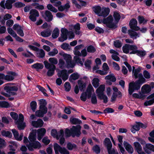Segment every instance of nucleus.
<instances>
[{
	"mask_svg": "<svg viewBox=\"0 0 154 154\" xmlns=\"http://www.w3.org/2000/svg\"><path fill=\"white\" fill-rule=\"evenodd\" d=\"M139 76L140 77L137 80L129 83L128 91L130 95H132L135 91L139 90L141 85L146 82V79L143 77H142L141 74H140Z\"/></svg>",
	"mask_w": 154,
	"mask_h": 154,
	"instance_id": "f257e3e1",
	"label": "nucleus"
},
{
	"mask_svg": "<svg viewBox=\"0 0 154 154\" xmlns=\"http://www.w3.org/2000/svg\"><path fill=\"white\" fill-rule=\"evenodd\" d=\"M81 127L80 125L73 126L70 128L72 132V137H74L75 136L79 137L81 134Z\"/></svg>",
	"mask_w": 154,
	"mask_h": 154,
	"instance_id": "f03ea898",
	"label": "nucleus"
},
{
	"mask_svg": "<svg viewBox=\"0 0 154 154\" xmlns=\"http://www.w3.org/2000/svg\"><path fill=\"white\" fill-rule=\"evenodd\" d=\"M28 47L31 50L36 51H39V52L38 53H37V55L38 54V55L37 56V57L43 58L45 56V53L43 49H39L37 47L30 45H29Z\"/></svg>",
	"mask_w": 154,
	"mask_h": 154,
	"instance_id": "7ed1b4c3",
	"label": "nucleus"
},
{
	"mask_svg": "<svg viewBox=\"0 0 154 154\" xmlns=\"http://www.w3.org/2000/svg\"><path fill=\"white\" fill-rule=\"evenodd\" d=\"M26 146L29 150L32 151L33 150V148L37 149L38 147L40 148L41 147V145L39 142L35 140L32 142H30L29 144L26 145Z\"/></svg>",
	"mask_w": 154,
	"mask_h": 154,
	"instance_id": "20e7f679",
	"label": "nucleus"
},
{
	"mask_svg": "<svg viewBox=\"0 0 154 154\" xmlns=\"http://www.w3.org/2000/svg\"><path fill=\"white\" fill-rule=\"evenodd\" d=\"M29 14V19L33 22L36 21L37 20L36 17L39 16L38 11L35 9H32L30 10Z\"/></svg>",
	"mask_w": 154,
	"mask_h": 154,
	"instance_id": "39448f33",
	"label": "nucleus"
},
{
	"mask_svg": "<svg viewBox=\"0 0 154 154\" xmlns=\"http://www.w3.org/2000/svg\"><path fill=\"white\" fill-rule=\"evenodd\" d=\"M67 70L66 69H63L59 72L57 74L58 77L61 78L62 80L65 81L68 78L69 75L67 73Z\"/></svg>",
	"mask_w": 154,
	"mask_h": 154,
	"instance_id": "423d86ee",
	"label": "nucleus"
},
{
	"mask_svg": "<svg viewBox=\"0 0 154 154\" xmlns=\"http://www.w3.org/2000/svg\"><path fill=\"white\" fill-rule=\"evenodd\" d=\"M135 45L125 44L122 47V51L124 53L127 54L130 53L129 51H134L135 49Z\"/></svg>",
	"mask_w": 154,
	"mask_h": 154,
	"instance_id": "0eeeda50",
	"label": "nucleus"
},
{
	"mask_svg": "<svg viewBox=\"0 0 154 154\" xmlns=\"http://www.w3.org/2000/svg\"><path fill=\"white\" fill-rule=\"evenodd\" d=\"M135 49L134 51H132L129 53L130 54H137L140 57H143L145 56L146 53L145 51L143 50H137L138 48L135 45Z\"/></svg>",
	"mask_w": 154,
	"mask_h": 154,
	"instance_id": "6e6552de",
	"label": "nucleus"
},
{
	"mask_svg": "<svg viewBox=\"0 0 154 154\" xmlns=\"http://www.w3.org/2000/svg\"><path fill=\"white\" fill-rule=\"evenodd\" d=\"M11 83L6 84L4 87V90L6 92H9V91H17L18 90V87L16 86H11Z\"/></svg>",
	"mask_w": 154,
	"mask_h": 154,
	"instance_id": "1a4fd4ad",
	"label": "nucleus"
},
{
	"mask_svg": "<svg viewBox=\"0 0 154 154\" xmlns=\"http://www.w3.org/2000/svg\"><path fill=\"white\" fill-rule=\"evenodd\" d=\"M44 124V122L41 119H38L36 121H33L32 122V125L36 128H41L42 127Z\"/></svg>",
	"mask_w": 154,
	"mask_h": 154,
	"instance_id": "9d476101",
	"label": "nucleus"
},
{
	"mask_svg": "<svg viewBox=\"0 0 154 154\" xmlns=\"http://www.w3.org/2000/svg\"><path fill=\"white\" fill-rule=\"evenodd\" d=\"M143 149L146 153L150 154L151 151L154 152V145L150 143L146 144Z\"/></svg>",
	"mask_w": 154,
	"mask_h": 154,
	"instance_id": "9b49d317",
	"label": "nucleus"
},
{
	"mask_svg": "<svg viewBox=\"0 0 154 154\" xmlns=\"http://www.w3.org/2000/svg\"><path fill=\"white\" fill-rule=\"evenodd\" d=\"M123 145L126 150L130 154H132L134 152V149L132 146L126 141L123 142Z\"/></svg>",
	"mask_w": 154,
	"mask_h": 154,
	"instance_id": "f8f14e48",
	"label": "nucleus"
},
{
	"mask_svg": "<svg viewBox=\"0 0 154 154\" xmlns=\"http://www.w3.org/2000/svg\"><path fill=\"white\" fill-rule=\"evenodd\" d=\"M45 15L44 19L46 21L50 22L52 20L53 15L50 11L48 10L46 11L45 12Z\"/></svg>",
	"mask_w": 154,
	"mask_h": 154,
	"instance_id": "ddd939ff",
	"label": "nucleus"
},
{
	"mask_svg": "<svg viewBox=\"0 0 154 154\" xmlns=\"http://www.w3.org/2000/svg\"><path fill=\"white\" fill-rule=\"evenodd\" d=\"M36 132L37 131L36 130H33L32 132L30 133L28 138L30 142H32L36 140Z\"/></svg>",
	"mask_w": 154,
	"mask_h": 154,
	"instance_id": "4468645a",
	"label": "nucleus"
},
{
	"mask_svg": "<svg viewBox=\"0 0 154 154\" xmlns=\"http://www.w3.org/2000/svg\"><path fill=\"white\" fill-rule=\"evenodd\" d=\"M141 70V67L140 66H139L137 68L135 69L134 72H133V76H134V78L135 79L140 78V77L139 76L140 74L141 75L142 77H143L142 73H139L140 72Z\"/></svg>",
	"mask_w": 154,
	"mask_h": 154,
	"instance_id": "2eb2a0df",
	"label": "nucleus"
},
{
	"mask_svg": "<svg viewBox=\"0 0 154 154\" xmlns=\"http://www.w3.org/2000/svg\"><path fill=\"white\" fill-rule=\"evenodd\" d=\"M98 98L100 100H103V103H106L108 101V98L107 96L103 93L98 94H97Z\"/></svg>",
	"mask_w": 154,
	"mask_h": 154,
	"instance_id": "dca6fc26",
	"label": "nucleus"
},
{
	"mask_svg": "<svg viewBox=\"0 0 154 154\" xmlns=\"http://www.w3.org/2000/svg\"><path fill=\"white\" fill-rule=\"evenodd\" d=\"M78 83L80 91H84L86 88L85 83L81 80L78 81Z\"/></svg>",
	"mask_w": 154,
	"mask_h": 154,
	"instance_id": "f3484780",
	"label": "nucleus"
},
{
	"mask_svg": "<svg viewBox=\"0 0 154 154\" xmlns=\"http://www.w3.org/2000/svg\"><path fill=\"white\" fill-rule=\"evenodd\" d=\"M51 34V31L49 28L45 29L41 33V35L43 37H47L49 36Z\"/></svg>",
	"mask_w": 154,
	"mask_h": 154,
	"instance_id": "a211bd4d",
	"label": "nucleus"
},
{
	"mask_svg": "<svg viewBox=\"0 0 154 154\" xmlns=\"http://www.w3.org/2000/svg\"><path fill=\"white\" fill-rule=\"evenodd\" d=\"M43 67V65L42 63H34L31 66L32 68L35 69L37 71L42 69Z\"/></svg>",
	"mask_w": 154,
	"mask_h": 154,
	"instance_id": "6ab92c4d",
	"label": "nucleus"
},
{
	"mask_svg": "<svg viewBox=\"0 0 154 154\" xmlns=\"http://www.w3.org/2000/svg\"><path fill=\"white\" fill-rule=\"evenodd\" d=\"M104 145L106 147V149L112 147V144L109 138H106L103 142Z\"/></svg>",
	"mask_w": 154,
	"mask_h": 154,
	"instance_id": "aec40b11",
	"label": "nucleus"
},
{
	"mask_svg": "<svg viewBox=\"0 0 154 154\" xmlns=\"http://www.w3.org/2000/svg\"><path fill=\"white\" fill-rule=\"evenodd\" d=\"M15 0H7L5 3V8L7 9H11L12 8V4L15 2Z\"/></svg>",
	"mask_w": 154,
	"mask_h": 154,
	"instance_id": "412c9836",
	"label": "nucleus"
},
{
	"mask_svg": "<svg viewBox=\"0 0 154 154\" xmlns=\"http://www.w3.org/2000/svg\"><path fill=\"white\" fill-rule=\"evenodd\" d=\"M1 134L3 136L7 137L9 138H11L12 136V134L10 131H6L4 130L1 131Z\"/></svg>",
	"mask_w": 154,
	"mask_h": 154,
	"instance_id": "4be33fe9",
	"label": "nucleus"
},
{
	"mask_svg": "<svg viewBox=\"0 0 154 154\" xmlns=\"http://www.w3.org/2000/svg\"><path fill=\"white\" fill-rule=\"evenodd\" d=\"M70 121L71 123L73 125L79 124L82 123L81 120L75 118H71Z\"/></svg>",
	"mask_w": 154,
	"mask_h": 154,
	"instance_id": "5701e85b",
	"label": "nucleus"
},
{
	"mask_svg": "<svg viewBox=\"0 0 154 154\" xmlns=\"http://www.w3.org/2000/svg\"><path fill=\"white\" fill-rule=\"evenodd\" d=\"M59 30L58 28H55L52 33V37L54 39L57 38L59 36Z\"/></svg>",
	"mask_w": 154,
	"mask_h": 154,
	"instance_id": "b1692460",
	"label": "nucleus"
},
{
	"mask_svg": "<svg viewBox=\"0 0 154 154\" xmlns=\"http://www.w3.org/2000/svg\"><path fill=\"white\" fill-rule=\"evenodd\" d=\"M79 75L78 74V73H74L71 75L69 80L70 82H71L72 80H75L78 79L79 78Z\"/></svg>",
	"mask_w": 154,
	"mask_h": 154,
	"instance_id": "393cba45",
	"label": "nucleus"
},
{
	"mask_svg": "<svg viewBox=\"0 0 154 154\" xmlns=\"http://www.w3.org/2000/svg\"><path fill=\"white\" fill-rule=\"evenodd\" d=\"M134 146L135 149L137 152V151L138 152L142 150V147L138 142H134Z\"/></svg>",
	"mask_w": 154,
	"mask_h": 154,
	"instance_id": "a878e982",
	"label": "nucleus"
},
{
	"mask_svg": "<svg viewBox=\"0 0 154 154\" xmlns=\"http://www.w3.org/2000/svg\"><path fill=\"white\" fill-rule=\"evenodd\" d=\"M110 12V9L108 8H105L104 10L102 11L101 13V16L105 17L108 16Z\"/></svg>",
	"mask_w": 154,
	"mask_h": 154,
	"instance_id": "bb28decb",
	"label": "nucleus"
},
{
	"mask_svg": "<svg viewBox=\"0 0 154 154\" xmlns=\"http://www.w3.org/2000/svg\"><path fill=\"white\" fill-rule=\"evenodd\" d=\"M66 147L69 150H72L74 149L77 148V145L75 143L68 142L67 144Z\"/></svg>",
	"mask_w": 154,
	"mask_h": 154,
	"instance_id": "cd10ccee",
	"label": "nucleus"
},
{
	"mask_svg": "<svg viewBox=\"0 0 154 154\" xmlns=\"http://www.w3.org/2000/svg\"><path fill=\"white\" fill-rule=\"evenodd\" d=\"M44 63L45 68L48 69L56 67L55 65L49 63L47 60L45 61Z\"/></svg>",
	"mask_w": 154,
	"mask_h": 154,
	"instance_id": "c85d7f7f",
	"label": "nucleus"
},
{
	"mask_svg": "<svg viewBox=\"0 0 154 154\" xmlns=\"http://www.w3.org/2000/svg\"><path fill=\"white\" fill-rule=\"evenodd\" d=\"M31 5L33 6L36 5L35 8L39 10H42L44 9V6L42 5H39L38 3H32L31 4Z\"/></svg>",
	"mask_w": 154,
	"mask_h": 154,
	"instance_id": "c756f323",
	"label": "nucleus"
},
{
	"mask_svg": "<svg viewBox=\"0 0 154 154\" xmlns=\"http://www.w3.org/2000/svg\"><path fill=\"white\" fill-rule=\"evenodd\" d=\"M16 124H17V128L20 130H22L24 129L26 125L25 123L23 122H16Z\"/></svg>",
	"mask_w": 154,
	"mask_h": 154,
	"instance_id": "7c9ffc66",
	"label": "nucleus"
},
{
	"mask_svg": "<svg viewBox=\"0 0 154 154\" xmlns=\"http://www.w3.org/2000/svg\"><path fill=\"white\" fill-rule=\"evenodd\" d=\"M93 11L94 13L97 14H99L100 13L101 8L100 6H95L92 7Z\"/></svg>",
	"mask_w": 154,
	"mask_h": 154,
	"instance_id": "2f4dec72",
	"label": "nucleus"
},
{
	"mask_svg": "<svg viewBox=\"0 0 154 154\" xmlns=\"http://www.w3.org/2000/svg\"><path fill=\"white\" fill-rule=\"evenodd\" d=\"M9 107V103L6 101H0V108H8Z\"/></svg>",
	"mask_w": 154,
	"mask_h": 154,
	"instance_id": "473e14b6",
	"label": "nucleus"
},
{
	"mask_svg": "<svg viewBox=\"0 0 154 154\" xmlns=\"http://www.w3.org/2000/svg\"><path fill=\"white\" fill-rule=\"evenodd\" d=\"M87 51L88 53H94L96 51L95 48L92 45H90L87 48Z\"/></svg>",
	"mask_w": 154,
	"mask_h": 154,
	"instance_id": "72a5a7b5",
	"label": "nucleus"
},
{
	"mask_svg": "<svg viewBox=\"0 0 154 154\" xmlns=\"http://www.w3.org/2000/svg\"><path fill=\"white\" fill-rule=\"evenodd\" d=\"M99 80L98 78H94L92 80V84L95 88H97L99 85Z\"/></svg>",
	"mask_w": 154,
	"mask_h": 154,
	"instance_id": "f704fd0d",
	"label": "nucleus"
},
{
	"mask_svg": "<svg viewBox=\"0 0 154 154\" xmlns=\"http://www.w3.org/2000/svg\"><path fill=\"white\" fill-rule=\"evenodd\" d=\"M47 8L48 10L52 12L56 13L57 12V9L51 4H48L47 6Z\"/></svg>",
	"mask_w": 154,
	"mask_h": 154,
	"instance_id": "c9c22d12",
	"label": "nucleus"
},
{
	"mask_svg": "<svg viewBox=\"0 0 154 154\" xmlns=\"http://www.w3.org/2000/svg\"><path fill=\"white\" fill-rule=\"evenodd\" d=\"M56 68V67H55L48 69L47 73V76L49 77H51L54 74Z\"/></svg>",
	"mask_w": 154,
	"mask_h": 154,
	"instance_id": "e433bc0d",
	"label": "nucleus"
},
{
	"mask_svg": "<svg viewBox=\"0 0 154 154\" xmlns=\"http://www.w3.org/2000/svg\"><path fill=\"white\" fill-rule=\"evenodd\" d=\"M105 86L103 85H100L99 87L97 89L96 91V93L98 94L103 93V92L105 89Z\"/></svg>",
	"mask_w": 154,
	"mask_h": 154,
	"instance_id": "4c0bfd02",
	"label": "nucleus"
},
{
	"mask_svg": "<svg viewBox=\"0 0 154 154\" xmlns=\"http://www.w3.org/2000/svg\"><path fill=\"white\" fill-rule=\"evenodd\" d=\"M68 34H61V36L58 38V41L60 42H63L67 39Z\"/></svg>",
	"mask_w": 154,
	"mask_h": 154,
	"instance_id": "58836bf2",
	"label": "nucleus"
},
{
	"mask_svg": "<svg viewBox=\"0 0 154 154\" xmlns=\"http://www.w3.org/2000/svg\"><path fill=\"white\" fill-rule=\"evenodd\" d=\"M137 21L135 18L132 19L129 22V26L131 28L133 27L132 26H136L137 25Z\"/></svg>",
	"mask_w": 154,
	"mask_h": 154,
	"instance_id": "ea45409f",
	"label": "nucleus"
},
{
	"mask_svg": "<svg viewBox=\"0 0 154 154\" xmlns=\"http://www.w3.org/2000/svg\"><path fill=\"white\" fill-rule=\"evenodd\" d=\"M138 20L140 24L145 23L148 21L147 20H145L143 16L140 15L138 16Z\"/></svg>",
	"mask_w": 154,
	"mask_h": 154,
	"instance_id": "a19ab883",
	"label": "nucleus"
},
{
	"mask_svg": "<svg viewBox=\"0 0 154 154\" xmlns=\"http://www.w3.org/2000/svg\"><path fill=\"white\" fill-rule=\"evenodd\" d=\"M30 106L33 112H35L36 108V102L35 101H31L30 103Z\"/></svg>",
	"mask_w": 154,
	"mask_h": 154,
	"instance_id": "79ce46f5",
	"label": "nucleus"
},
{
	"mask_svg": "<svg viewBox=\"0 0 154 154\" xmlns=\"http://www.w3.org/2000/svg\"><path fill=\"white\" fill-rule=\"evenodd\" d=\"M61 48L64 50L67 49H70V47L68 43H63L60 46Z\"/></svg>",
	"mask_w": 154,
	"mask_h": 154,
	"instance_id": "37998d69",
	"label": "nucleus"
},
{
	"mask_svg": "<svg viewBox=\"0 0 154 154\" xmlns=\"http://www.w3.org/2000/svg\"><path fill=\"white\" fill-rule=\"evenodd\" d=\"M63 57L66 63L68 62L69 63L72 60V57L69 54H65L64 55Z\"/></svg>",
	"mask_w": 154,
	"mask_h": 154,
	"instance_id": "c03bdc74",
	"label": "nucleus"
},
{
	"mask_svg": "<svg viewBox=\"0 0 154 154\" xmlns=\"http://www.w3.org/2000/svg\"><path fill=\"white\" fill-rule=\"evenodd\" d=\"M113 17L115 21L118 22L120 19L121 16L120 14L116 12H114L113 14Z\"/></svg>",
	"mask_w": 154,
	"mask_h": 154,
	"instance_id": "a18cd8bd",
	"label": "nucleus"
},
{
	"mask_svg": "<svg viewBox=\"0 0 154 154\" xmlns=\"http://www.w3.org/2000/svg\"><path fill=\"white\" fill-rule=\"evenodd\" d=\"M39 106L41 108L45 107L46 106L47 104V103L46 100L44 99H41L39 100Z\"/></svg>",
	"mask_w": 154,
	"mask_h": 154,
	"instance_id": "49530a36",
	"label": "nucleus"
},
{
	"mask_svg": "<svg viewBox=\"0 0 154 154\" xmlns=\"http://www.w3.org/2000/svg\"><path fill=\"white\" fill-rule=\"evenodd\" d=\"M114 46L117 48H120L122 46V44L119 40H116L114 42Z\"/></svg>",
	"mask_w": 154,
	"mask_h": 154,
	"instance_id": "de8ad7c7",
	"label": "nucleus"
},
{
	"mask_svg": "<svg viewBox=\"0 0 154 154\" xmlns=\"http://www.w3.org/2000/svg\"><path fill=\"white\" fill-rule=\"evenodd\" d=\"M128 34L131 38L133 37H136L137 35V32L133 31L132 29H129L128 30Z\"/></svg>",
	"mask_w": 154,
	"mask_h": 154,
	"instance_id": "09e8293b",
	"label": "nucleus"
},
{
	"mask_svg": "<svg viewBox=\"0 0 154 154\" xmlns=\"http://www.w3.org/2000/svg\"><path fill=\"white\" fill-rule=\"evenodd\" d=\"M97 154H99L100 152V149L99 145H95L93 147L92 149Z\"/></svg>",
	"mask_w": 154,
	"mask_h": 154,
	"instance_id": "8fccbe9b",
	"label": "nucleus"
},
{
	"mask_svg": "<svg viewBox=\"0 0 154 154\" xmlns=\"http://www.w3.org/2000/svg\"><path fill=\"white\" fill-rule=\"evenodd\" d=\"M72 131L68 128H66L65 131V136L66 137H69L71 136H72Z\"/></svg>",
	"mask_w": 154,
	"mask_h": 154,
	"instance_id": "3c124183",
	"label": "nucleus"
},
{
	"mask_svg": "<svg viewBox=\"0 0 154 154\" xmlns=\"http://www.w3.org/2000/svg\"><path fill=\"white\" fill-rule=\"evenodd\" d=\"M64 86L65 88V90L66 91L68 92L70 91L71 86L70 83L69 82H65Z\"/></svg>",
	"mask_w": 154,
	"mask_h": 154,
	"instance_id": "603ef678",
	"label": "nucleus"
},
{
	"mask_svg": "<svg viewBox=\"0 0 154 154\" xmlns=\"http://www.w3.org/2000/svg\"><path fill=\"white\" fill-rule=\"evenodd\" d=\"M48 60L51 64H57L58 63V60L57 58L54 57H51Z\"/></svg>",
	"mask_w": 154,
	"mask_h": 154,
	"instance_id": "864d4df0",
	"label": "nucleus"
},
{
	"mask_svg": "<svg viewBox=\"0 0 154 154\" xmlns=\"http://www.w3.org/2000/svg\"><path fill=\"white\" fill-rule=\"evenodd\" d=\"M87 94L86 92L82 93L80 96L81 100L83 101H86L87 99Z\"/></svg>",
	"mask_w": 154,
	"mask_h": 154,
	"instance_id": "5fc2aeb1",
	"label": "nucleus"
},
{
	"mask_svg": "<svg viewBox=\"0 0 154 154\" xmlns=\"http://www.w3.org/2000/svg\"><path fill=\"white\" fill-rule=\"evenodd\" d=\"M91 60H87L85 62L84 65L85 68L88 69H90L91 68Z\"/></svg>",
	"mask_w": 154,
	"mask_h": 154,
	"instance_id": "6e6d98bb",
	"label": "nucleus"
},
{
	"mask_svg": "<svg viewBox=\"0 0 154 154\" xmlns=\"http://www.w3.org/2000/svg\"><path fill=\"white\" fill-rule=\"evenodd\" d=\"M107 26L112 29H115L117 27V26L116 24L112 22L109 23L107 25Z\"/></svg>",
	"mask_w": 154,
	"mask_h": 154,
	"instance_id": "4d7b16f0",
	"label": "nucleus"
},
{
	"mask_svg": "<svg viewBox=\"0 0 154 154\" xmlns=\"http://www.w3.org/2000/svg\"><path fill=\"white\" fill-rule=\"evenodd\" d=\"M59 150V152L61 154H69V152L65 147H62Z\"/></svg>",
	"mask_w": 154,
	"mask_h": 154,
	"instance_id": "13d9d810",
	"label": "nucleus"
},
{
	"mask_svg": "<svg viewBox=\"0 0 154 154\" xmlns=\"http://www.w3.org/2000/svg\"><path fill=\"white\" fill-rule=\"evenodd\" d=\"M58 53L57 50L56 48H54L52 51L49 52L48 54L50 56H54Z\"/></svg>",
	"mask_w": 154,
	"mask_h": 154,
	"instance_id": "bf43d9fd",
	"label": "nucleus"
},
{
	"mask_svg": "<svg viewBox=\"0 0 154 154\" xmlns=\"http://www.w3.org/2000/svg\"><path fill=\"white\" fill-rule=\"evenodd\" d=\"M132 96L135 98L140 99L143 98L145 97V95L143 94H140V95L139 96L138 94L136 93H134L132 94Z\"/></svg>",
	"mask_w": 154,
	"mask_h": 154,
	"instance_id": "052dcab7",
	"label": "nucleus"
},
{
	"mask_svg": "<svg viewBox=\"0 0 154 154\" xmlns=\"http://www.w3.org/2000/svg\"><path fill=\"white\" fill-rule=\"evenodd\" d=\"M143 75L145 79H149L150 78L151 76L147 70H145L143 71Z\"/></svg>",
	"mask_w": 154,
	"mask_h": 154,
	"instance_id": "680f3d73",
	"label": "nucleus"
},
{
	"mask_svg": "<svg viewBox=\"0 0 154 154\" xmlns=\"http://www.w3.org/2000/svg\"><path fill=\"white\" fill-rule=\"evenodd\" d=\"M91 102L93 104H95L97 103L96 96L95 94H92L91 98Z\"/></svg>",
	"mask_w": 154,
	"mask_h": 154,
	"instance_id": "e2e57ef3",
	"label": "nucleus"
},
{
	"mask_svg": "<svg viewBox=\"0 0 154 154\" xmlns=\"http://www.w3.org/2000/svg\"><path fill=\"white\" fill-rule=\"evenodd\" d=\"M154 103V99H151L149 100L146 101L144 103L145 106H150Z\"/></svg>",
	"mask_w": 154,
	"mask_h": 154,
	"instance_id": "0e129e2a",
	"label": "nucleus"
},
{
	"mask_svg": "<svg viewBox=\"0 0 154 154\" xmlns=\"http://www.w3.org/2000/svg\"><path fill=\"white\" fill-rule=\"evenodd\" d=\"M114 112V110L113 109L110 108H107L103 110V113L105 114L112 113Z\"/></svg>",
	"mask_w": 154,
	"mask_h": 154,
	"instance_id": "69168bd1",
	"label": "nucleus"
},
{
	"mask_svg": "<svg viewBox=\"0 0 154 154\" xmlns=\"http://www.w3.org/2000/svg\"><path fill=\"white\" fill-rule=\"evenodd\" d=\"M44 114H45L42 112L41 110L39 109L36 111L35 112L36 116L39 117H43Z\"/></svg>",
	"mask_w": 154,
	"mask_h": 154,
	"instance_id": "338daca9",
	"label": "nucleus"
},
{
	"mask_svg": "<svg viewBox=\"0 0 154 154\" xmlns=\"http://www.w3.org/2000/svg\"><path fill=\"white\" fill-rule=\"evenodd\" d=\"M37 131L38 133L44 136L45 134L46 130L45 128H41L38 129V130Z\"/></svg>",
	"mask_w": 154,
	"mask_h": 154,
	"instance_id": "774afa93",
	"label": "nucleus"
}]
</instances>
